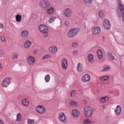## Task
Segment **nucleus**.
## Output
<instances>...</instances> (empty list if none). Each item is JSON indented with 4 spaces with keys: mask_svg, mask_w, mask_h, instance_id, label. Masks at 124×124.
Returning a JSON list of instances; mask_svg holds the SVG:
<instances>
[{
    "mask_svg": "<svg viewBox=\"0 0 124 124\" xmlns=\"http://www.w3.org/2000/svg\"><path fill=\"white\" fill-rule=\"evenodd\" d=\"M51 4L48 1L43 0L40 2V6L41 8H43V9H47L49 8Z\"/></svg>",
    "mask_w": 124,
    "mask_h": 124,
    "instance_id": "3",
    "label": "nucleus"
},
{
    "mask_svg": "<svg viewBox=\"0 0 124 124\" xmlns=\"http://www.w3.org/2000/svg\"><path fill=\"white\" fill-rule=\"evenodd\" d=\"M88 59L89 62H93V55L92 54H89L88 56Z\"/></svg>",
    "mask_w": 124,
    "mask_h": 124,
    "instance_id": "25",
    "label": "nucleus"
},
{
    "mask_svg": "<svg viewBox=\"0 0 124 124\" xmlns=\"http://www.w3.org/2000/svg\"><path fill=\"white\" fill-rule=\"evenodd\" d=\"M22 120V114L19 113H18L16 115V121L20 122Z\"/></svg>",
    "mask_w": 124,
    "mask_h": 124,
    "instance_id": "28",
    "label": "nucleus"
},
{
    "mask_svg": "<svg viewBox=\"0 0 124 124\" xmlns=\"http://www.w3.org/2000/svg\"><path fill=\"white\" fill-rule=\"evenodd\" d=\"M84 1L87 4H91L93 0H84Z\"/></svg>",
    "mask_w": 124,
    "mask_h": 124,
    "instance_id": "38",
    "label": "nucleus"
},
{
    "mask_svg": "<svg viewBox=\"0 0 124 124\" xmlns=\"http://www.w3.org/2000/svg\"><path fill=\"white\" fill-rule=\"evenodd\" d=\"M103 40H105V38L104 37H103Z\"/></svg>",
    "mask_w": 124,
    "mask_h": 124,
    "instance_id": "50",
    "label": "nucleus"
},
{
    "mask_svg": "<svg viewBox=\"0 0 124 124\" xmlns=\"http://www.w3.org/2000/svg\"><path fill=\"white\" fill-rule=\"evenodd\" d=\"M91 120L88 118L86 119L83 123V124H91Z\"/></svg>",
    "mask_w": 124,
    "mask_h": 124,
    "instance_id": "32",
    "label": "nucleus"
},
{
    "mask_svg": "<svg viewBox=\"0 0 124 124\" xmlns=\"http://www.w3.org/2000/svg\"><path fill=\"white\" fill-rule=\"evenodd\" d=\"M99 16L101 18H102V17H103V13L100 12L99 13Z\"/></svg>",
    "mask_w": 124,
    "mask_h": 124,
    "instance_id": "43",
    "label": "nucleus"
},
{
    "mask_svg": "<svg viewBox=\"0 0 124 124\" xmlns=\"http://www.w3.org/2000/svg\"><path fill=\"white\" fill-rule=\"evenodd\" d=\"M114 111L116 116H120L121 113H122V108H121V106L118 105Z\"/></svg>",
    "mask_w": 124,
    "mask_h": 124,
    "instance_id": "14",
    "label": "nucleus"
},
{
    "mask_svg": "<svg viewBox=\"0 0 124 124\" xmlns=\"http://www.w3.org/2000/svg\"><path fill=\"white\" fill-rule=\"evenodd\" d=\"M2 69V66H1V64L0 63V71Z\"/></svg>",
    "mask_w": 124,
    "mask_h": 124,
    "instance_id": "48",
    "label": "nucleus"
},
{
    "mask_svg": "<svg viewBox=\"0 0 124 124\" xmlns=\"http://www.w3.org/2000/svg\"><path fill=\"white\" fill-rule=\"evenodd\" d=\"M108 69H110V67L108 66L107 67L104 68V71H107V70H108Z\"/></svg>",
    "mask_w": 124,
    "mask_h": 124,
    "instance_id": "44",
    "label": "nucleus"
},
{
    "mask_svg": "<svg viewBox=\"0 0 124 124\" xmlns=\"http://www.w3.org/2000/svg\"><path fill=\"white\" fill-rule=\"evenodd\" d=\"M108 79H109L108 76H105L100 78V80H103V81H107Z\"/></svg>",
    "mask_w": 124,
    "mask_h": 124,
    "instance_id": "36",
    "label": "nucleus"
},
{
    "mask_svg": "<svg viewBox=\"0 0 124 124\" xmlns=\"http://www.w3.org/2000/svg\"><path fill=\"white\" fill-rule=\"evenodd\" d=\"M83 69L84 67H83V65H82L81 63H78L77 65V70L78 72H82Z\"/></svg>",
    "mask_w": 124,
    "mask_h": 124,
    "instance_id": "16",
    "label": "nucleus"
},
{
    "mask_svg": "<svg viewBox=\"0 0 124 124\" xmlns=\"http://www.w3.org/2000/svg\"><path fill=\"white\" fill-rule=\"evenodd\" d=\"M31 43L30 41H26L24 43V46L26 49H28L31 47Z\"/></svg>",
    "mask_w": 124,
    "mask_h": 124,
    "instance_id": "18",
    "label": "nucleus"
},
{
    "mask_svg": "<svg viewBox=\"0 0 124 124\" xmlns=\"http://www.w3.org/2000/svg\"><path fill=\"white\" fill-rule=\"evenodd\" d=\"M101 31V29L99 27H96L94 28L92 30V34L93 35H97L99 33H100Z\"/></svg>",
    "mask_w": 124,
    "mask_h": 124,
    "instance_id": "9",
    "label": "nucleus"
},
{
    "mask_svg": "<svg viewBox=\"0 0 124 124\" xmlns=\"http://www.w3.org/2000/svg\"><path fill=\"white\" fill-rule=\"evenodd\" d=\"M72 31V30L70 29L69 31L68 32L67 37H68L69 38H72V37H74V36H75V35H74L73 34V32Z\"/></svg>",
    "mask_w": 124,
    "mask_h": 124,
    "instance_id": "22",
    "label": "nucleus"
},
{
    "mask_svg": "<svg viewBox=\"0 0 124 124\" xmlns=\"http://www.w3.org/2000/svg\"><path fill=\"white\" fill-rule=\"evenodd\" d=\"M51 58V56H50V55L49 54H46L42 58V60H43V61H44V60H47L48 59H50Z\"/></svg>",
    "mask_w": 124,
    "mask_h": 124,
    "instance_id": "29",
    "label": "nucleus"
},
{
    "mask_svg": "<svg viewBox=\"0 0 124 124\" xmlns=\"http://www.w3.org/2000/svg\"><path fill=\"white\" fill-rule=\"evenodd\" d=\"M64 24L66 27H68V26H69V21H66L64 23Z\"/></svg>",
    "mask_w": 124,
    "mask_h": 124,
    "instance_id": "42",
    "label": "nucleus"
},
{
    "mask_svg": "<svg viewBox=\"0 0 124 124\" xmlns=\"http://www.w3.org/2000/svg\"><path fill=\"white\" fill-rule=\"evenodd\" d=\"M77 46H78V43L77 42L73 43L72 45V46L74 48H75L76 47H77Z\"/></svg>",
    "mask_w": 124,
    "mask_h": 124,
    "instance_id": "39",
    "label": "nucleus"
},
{
    "mask_svg": "<svg viewBox=\"0 0 124 124\" xmlns=\"http://www.w3.org/2000/svg\"><path fill=\"white\" fill-rule=\"evenodd\" d=\"M34 52H36V50H35Z\"/></svg>",
    "mask_w": 124,
    "mask_h": 124,
    "instance_id": "51",
    "label": "nucleus"
},
{
    "mask_svg": "<svg viewBox=\"0 0 124 124\" xmlns=\"http://www.w3.org/2000/svg\"><path fill=\"white\" fill-rule=\"evenodd\" d=\"M39 30L41 33H43V37L44 38H47L48 37V32H49V30H48V27L44 24H41L39 27Z\"/></svg>",
    "mask_w": 124,
    "mask_h": 124,
    "instance_id": "1",
    "label": "nucleus"
},
{
    "mask_svg": "<svg viewBox=\"0 0 124 124\" xmlns=\"http://www.w3.org/2000/svg\"><path fill=\"white\" fill-rule=\"evenodd\" d=\"M71 30L73 31V33L74 34L75 36H76L77 34H78L79 31H80V29L78 28H73L71 29Z\"/></svg>",
    "mask_w": 124,
    "mask_h": 124,
    "instance_id": "17",
    "label": "nucleus"
},
{
    "mask_svg": "<svg viewBox=\"0 0 124 124\" xmlns=\"http://www.w3.org/2000/svg\"><path fill=\"white\" fill-rule=\"evenodd\" d=\"M36 111L39 114H43V113L46 112V109H45V108L42 106H38L36 108Z\"/></svg>",
    "mask_w": 124,
    "mask_h": 124,
    "instance_id": "6",
    "label": "nucleus"
},
{
    "mask_svg": "<svg viewBox=\"0 0 124 124\" xmlns=\"http://www.w3.org/2000/svg\"><path fill=\"white\" fill-rule=\"evenodd\" d=\"M0 124H3V122L2 121H1V120H0Z\"/></svg>",
    "mask_w": 124,
    "mask_h": 124,
    "instance_id": "49",
    "label": "nucleus"
},
{
    "mask_svg": "<svg viewBox=\"0 0 124 124\" xmlns=\"http://www.w3.org/2000/svg\"><path fill=\"white\" fill-rule=\"evenodd\" d=\"M21 19H22V16L19 15H16V22L20 23V22H21Z\"/></svg>",
    "mask_w": 124,
    "mask_h": 124,
    "instance_id": "27",
    "label": "nucleus"
},
{
    "mask_svg": "<svg viewBox=\"0 0 124 124\" xmlns=\"http://www.w3.org/2000/svg\"><path fill=\"white\" fill-rule=\"evenodd\" d=\"M72 115L74 117H78L79 115H80V112L78 111L77 109H73L72 111Z\"/></svg>",
    "mask_w": 124,
    "mask_h": 124,
    "instance_id": "20",
    "label": "nucleus"
},
{
    "mask_svg": "<svg viewBox=\"0 0 124 124\" xmlns=\"http://www.w3.org/2000/svg\"><path fill=\"white\" fill-rule=\"evenodd\" d=\"M21 35L22 38L25 39L29 37V31L26 30H23L21 31Z\"/></svg>",
    "mask_w": 124,
    "mask_h": 124,
    "instance_id": "13",
    "label": "nucleus"
},
{
    "mask_svg": "<svg viewBox=\"0 0 124 124\" xmlns=\"http://www.w3.org/2000/svg\"><path fill=\"white\" fill-rule=\"evenodd\" d=\"M73 55L74 56H77L78 55V50H74L73 51Z\"/></svg>",
    "mask_w": 124,
    "mask_h": 124,
    "instance_id": "41",
    "label": "nucleus"
},
{
    "mask_svg": "<svg viewBox=\"0 0 124 124\" xmlns=\"http://www.w3.org/2000/svg\"><path fill=\"white\" fill-rule=\"evenodd\" d=\"M22 105H24V106H28V105L30 104V103L28 100V99L27 98H24L22 99Z\"/></svg>",
    "mask_w": 124,
    "mask_h": 124,
    "instance_id": "21",
    "label": "nucleus"
},
{
    "mask_svg": "<svg viewBox=\"0 0 124 124\" xmlns=\"http://www.w3.org/2000/svg\"><path fill=\"white\" fill-rule=\"evenodd\" d=\"M69 104L70 106H77V103L74 101H71L70 103Z\"/></svg>",
    "mask_w": 124,
    "mask_h": 124,
    "instance_id": "35",
    "label": "nucleus"
},
{
    "mask_svg": "<svg viewBox=\"0 0 124 124\" xmlns=\"http://www.w3.org/2000/svg\"><path fill=\"white\" fill-rule=\"evenodd\" d=\"M108 58L109 61H114V60H115V57H114V56H113V54L111 53L108 54Z\"/></svg>",
    "mask_w": 124,
    "mask_h": 124,
    "instance_id": "24",
    "label": "nucleus"
},
{
    "mask_svg": "<svg viewBox=\"0 0 124 124\" xmlns=\"http://www.w3.org/2000/svg\"><path fill=\"white\" fill-rule=\"evenodd\" d=\"M54 11H55V10H54V8H53V7H51L46 10V14L50 15L51 14H53V13H54Z\"/></svg>",
    "mask_w": 124,
    "mask_h": 124,
    "instance_id": "19",
    "label": "nucleus"
},
{
    "mask_svg": "<svg viewBox=\"0 0 124 124\" xmlns=\"http://www.w3.org/2000/svg\"><path fill=\"white\" fill-rule=\"evenodd\" d=\"M109 99V98L108 96L103 97L100 100V102L101 103H104V102H106Z\"/></svg>",
    "mask_w": 124,
    "mask_h": 124,
    "instance_id": "23",
    "label": "nucleus"
},
{
    "mask_svg": "<svg viewBox=\"0 0 124 124\" xmlns=\"http://www.w3.org/2000/svg\"><path fill=\"white\" fill-rule=\"evenodd\" d=\"M97 53L98 59L101 60V59H102V52H101V50L99 49H98Z\"/></svg>",
    "mask_w": 124,
    "mask_h": 124,
    "instance_id": "26",
    "label": "nucleus"
},
{
    "mask_svg": "<svg viewBox=\"0 0 124 124\" xmlns=\"http://www.w3.org/2000/svg\"><path fill=\"white\" fill-rule=\"evenodd\" d=\"M35 62V59H34V57H32L31 56H29L27 58V63L30 65H31L33 64Z\"/></svg>",
    "mask_w": 124,
    "mask_h": 124,
    "instance_id": "10",
    "label": "nucleus"
},
{
    "mask_svg": "<svg viewBox=\"0 0 124 124\" xmlns=\"http://www.w3.org/2000/svg\"><path fill=\"white\" fill-rule=\"evenodd\" d=\"M18 53H15L13 54L12 56V60H17L18 59Z\"/></svg>",
    "mask_w": 124,
    "mask_h": 124,
    "instance_id": "30",
    "label": "nucleus"
},
{
    "mask_svg": "<svg viewBox=\"0 0 124 124\" xmlns=\"http://www.w3.org/2000/svg\"><path fill=\"white\" fill-rule=\"evenodd\" d=\"M10 84V79L8 78H6L4 79L2 85L3 87H5V88H6L7 87H8V85Z\"/></svg>",
    "mask_w": 124,
    "mask_h": 124,
    "instance_id": "12",
    "label": "nucleus"
},
{
    "mask_svg": "<svg viewBox=\"0 0 124 124\" xmlns=\"http://www.w3.org/2000/svg\"><path fill=\"white\" fill-rule=\"evenodd\" d=\"M2 55H4V52L0 49V56H2Z\"/></svg>",
    "mask_w": 124,
    "mask_h": 124,
    "instance_id": "45",
    "label": "nucleus"
},
{
    "mask_svg": "<svg viewBox=\"0 0 124 124\" xmlns=\"http://www.w3.org/2000/svg\"><path fill=\"white\" fill-rule=\"evenodd\" d=\"M0 29L3 30V24L2 23H0Z\"/></svg>",
    "mask_w": 124,
    "mask_h": 124,
    "instance_id": "46",
    "label": "nucleus"
},
{
    "mask_svg": "<svg viewBox=\"0 0 124 124\" xmlns=\"http://www.w3.org/2000/svg\"><path fill=\"white\" fill-rule=\"evenodd\" d=\"M59 119L60 121L62 123H66V118L65 115L63 113H60L59 114Z\"/></svg>",
    "mask_w": 124,
    "mask_h": 124,
    "instance_id": "11",
    "label": "nucleus"
},
{
    "mask_svg": "<svg viewBox=\"0 0 124 124\" xmlns=\"http://www.w3.org/2000/svg\"><path fill=\"white\" fill-rule=\"evenodd\" d=\"M61 65L63 70L67 69V60L65 58H63L61 61Z\"/></svg>",
    "mask_w": 124,
    "mask_h": 124,
    "instance_id": "7",
    "label": "nucleus"
},
{
    "mask_svg": "<svg viewBox=\"0 0 124 124\" xmlns=\"http://www.w3.org/2000/svg\"><path fill=\"white\" fill-rule=\"evenodd\" d=\"M90 79H91L90 75L86 74L82 77V81L84 83H86V82H89V81H90Z\"/></svg>",
    "mask_w": 124,
    "mask_h": 124,
    "instance_id": "15",
    "label": "nucleus"
},
{
    "mask_svg": "<svg viewBox=\"0 0 124 124\" xmlns=\"http://www.w3.org/2000/svg\"><path fill=\"white\" fill-rule=\"evenodd\" d=\"M103 25L106 30H110L111 29V24H110V21L108 19L104 20V22H103Z\"/></svg>",
    "mask_w": 124,
    "mask_h": 124,
    "instance_id": "8",
    "label": "nucleus"
},
{
    "mask_svg": "<svg viewBox=\"0 0 124 124\" xmlns=\"http://www.w3.org/2000/svg\"><path fill=\"white\" fill-rule=\"evenodd\" d=\"M76 94V91L73 90L71 92L70 96L71 97H74Z\"/></svg>",
    "mask_w": 124,
    "mask_h": 124,
    "instance_id": "33",
    "label": "nucleus"
},
{
    "mask_svg": "<svg viewBox=\"0 0 124 124\" xmlns=\"http://www.w3.org/2000/svg\"><path fill=\"white\" fill-rule=\"evenodd\" d=\"M48 51L51 54L56 55V54L58 53V47L55 46H52L48 47Z\"/></svg>",
    "mask_w": 124,
    "mask_h": 124,
    "instance_id": "5",
    "label": "nucleus"
},
{
    "mask_svg": "<svg viewBox=\"0 0 124 124\" xmlns=\"http://www.w3.org/2000/svg\"><path fill=\"white\" fill-rule=\"evenodd\" d=\"M102 108L103 109H106V106L104 105H102Z\"/></svg>",
    "mask_w": 124,
    "mask_h": 124,
    "instance_id": "47",
    "label": "nucleus"
},
{
    "mask_svg": "<svg viewBox=\"0 0 124 124\" xmlns=\"http://www.w3.org/2000/svg\"><path fill=\"white\" fill-rule=\"evenodd\" d=\"M73 12L72 10L69 8H66L64 10V15L66 18H70L72 16Z\"/></svg>",
    "mask_w": 124,
    "mask_h": 124,
    "instance_id": "4",
    "label": "nucleus"
},
{
    "mask_svg": "<svg viewBox=\"0 0 124 124\" xmlns=\"http://www.w3.org/2000/svg\"><path fill=\"white\" fill-rule=\"evenodd\" d=\"M1 41L2 42H6V40L5 39V37L3 36L1 37Z\"/></svg>",
    "mask_w": 124,
    "mask_h": 124,
    "instance_id": "40",
    "label": "nucleus"
},
{
    "mask_svg": "<svg viewBox=\"0 0 124 124\" xmlns=\"http://www.w3.org/2000/svg\"><path fill=\"white\" fill-rule=\"evenodd\" d=\"M34 120L28 119L27 121V124H34Z\"/></svg>",
    "mask_w": 124,
    "mask_h": 124,
    "instance_id": "37",
    "label": "nucleus"
},
{
    "mask_svg": "<svg viewBox=\"0 0 124 124\" xmlns=\"http://www.w3.org/2000/svg\"><path fill=\"white\" fill-rule=\"evenodd\" d=\"M93 108L91 107L86 106L84 108V114L86 118L88 119L92 117L93 116Z\"/></svg>",
    "mask_w": 124,
    "mask_h": 124,
    "instance_id": "2",
    "label": "nucleus"
},
{
    "mask_svg": "<svg viewBox=\"0 0 124 124\" xmlns=\"http://www.w3.org/2000/svg\"><path fill=\"white\" fill-rule=\"evenodd\" d=\"M45 80L46 82H49V81H50V75H46L45 77Z\"/></svg>",
    "mask_w": 124,
    "mask_h": 124,
    "instance_id": "34",
    "label": "nucleus"
},
{
    "mask_svg": "<svg viewBox=\"0 0 124 124\" xmlns=\"http://www.w3.org/2000/svg\"><path fill=\"white\" fill-rule=\"evenodd\" d=\"M56 18L55 16H51L49 20V23L51 24L53 23L55 20H56Z\"/></svg>",
    "mask_w": 124,
    "mask_h": 124,
    "instance_id": "31",
    "label": "nucleus"
}]
</instances>
